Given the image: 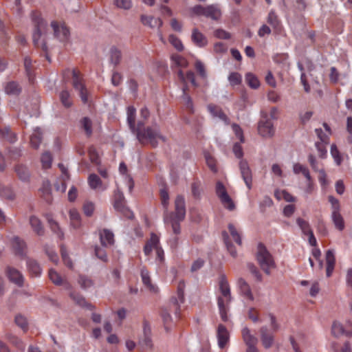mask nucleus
Wrapping results in <instances>:
<instances>
[{
	"label": "nucleus",
	"mask_w": 352,
	"mask_h": 352,
	"mask_svg": "<svg viewBox=\"0 0 352 352\" xmlns=\"http://www.w3.org/2000/svg\"><path fill=\"white\" fill-rule=\"evenodd\" d=\"M144 120L141 118L138 120L137 124H135V130L131 131L132 133L136 135V138L140 143L142 144L149 143L153 147H156L159 140L165 142V138L160 133L157 126L144 127Z\"/></svg>",
	"instance_id": "obj_1"
},
{
	"label": "nucleus",
	"mask_w": 352,
	"mask_h": 352,
	"mask_svg": "<svg viewBox=\"0 0 352 352\" xmlns=\"http://www.w3.org/2000/svg\"><path fill=\"white\" fill-rule=\"evenodd\" d=\"M186 216L185 200L182 195H178L175 201V212H166L163 214L164 224L170 227L174 232L178 233L179 223H181Z\"/></svg>",
	"instance_id": "obj_2"
},
{
	"label": "nucleus",
	"mask_w": 352,
	"mask_h": 352,
	"mask_svg": "<svg viewBox=\"0 0 352 352\" xmlns=\"http://www.w3.org/2000/svg\"><path fill=\"white\" fill-rule=\"evenodd\" d=\"M220 295L217 296V305L219 314L223 322L228 320V312L229 305L232 301L230 288L229 283L224 275H221L219 282Z\"/></svg>",
	"instance_id": "obj_3"
},
{
	"label": "nucleus",
	"mask_w": 352,
	"mask_h": 352,
	"mask_svg": "<svg viewBox=\"0 0 352 352\" xmlns=\"http://www.w3.org/2000/svg\"><path fill=\"white\" fill-rule=\"evenodd\" d=\"M270 319V327L263 326L259 330L261 343L265 349L271 348L274 343V333L278 331L280 324L275 316L271 313L268 314Z\"/></svg>",
	"instance_id": "obj_4"
},
{
	"label": "nucleus",
	"mask_w": 352,
	"mask_h": 352,
	"mask_svg": "<svg viewBox=\"0 0 352 352\" xmlns=\"http://www.w3.org/2000/svg\"><path fill=\"white\" fill-rule=\"evenodd\" d=\"M32 21L34 28L32 34L34 44H46L45 32L47 28V22L37 12L32 13Z\"/></svg>",
	"instance_id": "obj_5"
},
{
	"label": "nucleus",
	"mask_w": 352,
	"mask_h": 352,
	"mask_svg": "<svg viewBox=\"0 0 352 352\" xmlns=\"http://www.w3.org/2000/svg\"><path fill=\"white\" fill-rule=\"evenodd\" d=\"M256 260L261 268L267 274H270L271 269L275 267V262L272 254L261 243H258L257 247Z\"/></svg>",
	"instance_id": "obj_6"
},
{
	"label": "nucleus",
	"mask_w": 352,
	"mask_h": 352,
	"mask_svg": "<svg viewBox=\"0 0 352 352\" xmlns=\"http://www.w3.org/2000/svg\"><path fill=\"white\" fill-rule=\"evenodd\" d=\"M191 11L196 16H203L214 21H219L221 17V10L217 4L207 6L196 5L191 8Z\"/></svg>",
	"instance_id": "obj_7"
},
{
	"label": "nucleus",
	"mask_w": 352,
	"mask_h": 352,
	"mask_svg": "<svg viewBox=\"0 0 352 352\" xmlns=\"http://www.w3.org/2000/svg\"><path fill=\"white\" fill-rule=\"evenodd\" d=\"M126 201L123 193L118 189L114 193V208L124 214L126 218L131 219L133 217V213L126 206Z\"/></svg>",
	"instance_id": "obj_8"
},
{
	"label": "nucleus",
	"mask_w": 352,
	"mask_h": 352,
	"mask_svg": "<svg viewBox=\"0 0 352 352\" xmlns=\"http://www.w3.org/2000/svg\"><path fill=\"white\" fill-rule=\"evenodd\" d=\"M216 193L226 208L229 210H233L235 208L233 201L228 194L224 185L221 182H217L216 184Z\"/></svg>",
	"instance_id": "obj_9"
},
{
	"label": "nucleus",
	"mask_w": 352,
	"mask_h": 352,
	"mask_svg": "<svg viewBox=\"0 0 352 352\" xmlns=\"http://www.w3.org/2000/svg\"><path fill=\"white\" fill-rule=\"evenodd\" d=\"M258 133L264 138H272L274 135V128L272 120L265 113L262 116L258 125Z\"/></svg>",
	"instance_id": "obj_10"
},
{
	"label": "nucleus",
	"mask_w": 352,
	"mask_h": 352,
	"mask_svg": "<svg viewBox=\"0 0 352 352\" xmlns=\"http://www.w3.org/2000/svg\"><path fill=\"white\" fill-rule=\"evenodd\" d=\"M73 81L72 85L74 88L79 92V96L84 103L88 101V94L87 90L85 88L81 78L80 77V73L76 69H73L72 72Z\"/></svg>",
	"instance_id": "obj_11"
},
{
	"label": "nucleus",
	"mask_w": 352,
	"mask_h": 352,
	"mask_svg": "<svg viewBox=\"0 0 352 352\" xmlns=\"http://www.w3.org/2000/svg\"><path fill=\"white\" fill-rule=\"evenodd\" d=\"M241 176L246 186L250 190L252 188V173L247 160L241 159L239 163Z\"/></svg>",
	"instance_id": "obj_12"
},
{
	"label": "nucleus",
	"mask_w": 352,
	"mask_h": 352,
	"mask_svg": "<svg viewBox=\"0 0 352 352\" xmlns=\"http://www.w3.org/2000/svg\"><path fill=\"white\" fill-rule=\"evenodd\" d=\"M51 26L53 28L55 37L58 38L60 42L67 41L69 31L65 25H58L57 22L52 21Z\"/></svg>",
	"instance_id": "obj_13"
},
{
	"label": "nucleus",
	"mask_w": 352,
	"mask_h": 352,
	"mask_svg": "<svg viewBox=\"0 0 352 352\" xmlns=\"http://www.w3.org/2000/svg\"><path fill=\"white\" fill-rule=\"evenodd\" d=\"M139 344L144 349H151L153 346L151 340V330L148 322L143 324V336L139 341Z\"/></svg>",
	"instance_id": "obj_14"
},
{
	"label": "nucleus",
	"mask_w": 352,
	"mask_h": 352,
	"mask_svg": "<svg viewBox=\"0 0 352 352\" xmlns=\"http://www.w3.org/2000/svg\"><path fill=\"white\" fill-rule=\"evenodd\" d=\"M6 274L10 282L14 283L19 287H22L24 283V277L21 272L18 270L8 267L6 270Z\"/></svg>",
	"instance_id": "obj_15"
},
{
	"label": "nucleus",
	"mask_w": 352,
	"mask_h": 352,
	"mask_svg": "<svg viewBox=\"0 0 352 352\" xmlns=\"http://www.w3.org/2000/svg\"><path fill=\"white\" fill-rule=\"evenodd\" d=\"M48 276L50 280L54 285L58 286L63 285L67 289H69L71 288V285L66 280V279L63 278L56 270L50 269L49 270Z\"/></svg>",
	"instance_id": "obj_16"
},
{
	"label": "nucleus",
	"mask_w": 352,
	"mask_h": 352,
	"mask_svg": "<svg viewBox=\"0 0 352 352\" xmlns=\"http://www.w3.org/2000/svg\"><path fill=\"white\" fill-rule=\"evenodd\" d=\"M217 336L218 339V344L221 349H223L229 341V333L223 324H219Z\"/></svg>",
	"instance_id": "obj_17"
},
{
	"label": "nucleus",
	"mask_w": 352,
	"mask_h": 352,
	"mask_svg": "<svg viewBox=\"0 0 352 352\" xmlns=\"http://www.w3.org/2000/svg\"><path fill=\"white\" fill-rule=\"evenodd\" d=\"M12 246L15 254L19 256H24L26 254V244L23 240L18 236L12 239Z\"/></svg>",
	"instance_id": "obj_18"
},
{
	"label": "nucleus",
	"mask_w": 352,
	"mask_h": 352,
	"mask_svg": "<svg viewBox=\"0 0 352 352\" xmlns=\"http://www.w3.org/2000/svg\"><path fill=\"white\" fill-rule=\"evenodd\" d=\"M14 171L18 178L23 182H29L30 181V172L28 168L22 164H18L14 166Z\"/></svg>",
	"instance_id": "obj_19"
},
{
	"label": "nucleus",
	"mask_w": 352,
	"mask_h": 352,
	"mask_svg": "<svg viewBox=\"0 0 352 352\" xmlns=\"http://www.w3.org/2000/svg\"><path fill=\"white\" fill-rule=\"evenodd\" d=\"M237 285L241 294L247 300L252 301L254 296L248 283L242 278L238 279Z\"/></svg>",
	"instance_id": "obj_20"
},
{
	"label": "nucleus",
	"mask_w": 352,
	"mask_h": 352,
	"mask_svg": "<svg viewBox=\"0 0 352 352\" xmlns=\"http://www.w3.org/2000/svg\"><path fill=\"white\" fill-rule=\"evenodd\" d=\"M27 269L31 277L41 276L42 269L38 262L32 258H28L26 261Z\"/></svg>",
	"instance_id": "obj_21"
},
{
	"label": "nucleus",
	"mask_w": 352,
	"mask_h": 352,
	"mask_svg": "<svg viewBox=\"0 0 352 352\" xmlns=\"http://www.w3.org/2000/svg\"><path fill=\"white\" fill-rule=\"evenodd\" d=\"M140 21L144 25L151 28H160L162 25V21L160 18H155L152 16L142 14L140 16Z\"/></svg>",
	"instance_id": "obj_22"
},
{
	"label": "nucleus",
	"mask_w": 352,
	"mask_h": 352,
	"mask_svg": "<svg viewBox=\"0 0 352 352\" xmlns=\"http://www.w3.org/2000/svg\"><path fill=\"white\" fill-rule=\"evenodd\" d=\"M30 224L32 230L38 236H43L45 233V229L41 221L36 216L30 217Z\"/></svg>",
	"instance_id": "obj_23"
},
{
	"label": "nucleus",
	"mask_w": 352,
	"mask_h": 352,
	"mask_svg": "<svg viewBox=\"0 0 352 352\" xmlns=\"http://www.w3.org/2000/svg\"><path fill=\"white\" fill-rule=\"evenodd\" d=\"M100 239L103 247H108L113 244L114 235L108 229H104L100 232Z\"/></svg>",
	"instance_id": "obj_24"
},
{
	"label": "nucleus",
	"mask_w": 352,
	"mask_h": 352,
	"mask_svg": "<svg viewBox=\"0 0 352 352\" xmlns=\"http://www.w3.org/2000/svg\"><path fill=\"white\" fill-rule=\"evenodd\" d=\"M208 109L214 118H218L223 121L226 124H229V119L227 116L223 112L222 109L216 105L209 104Z\"/></svg>",
	"instance_id": "obj_25"
},
{
	"label": "nucleus",
	"mask_w": 352,
	"mask_h": 352,
	"mask_svg": "<svg viewBox=\"0 0 352 352\" xmlns=\"http://www.w3.org/2000/svg\"><path fill=\"white\" fill-rule=\"evenodd\" d=\"M160 239L159 237L154 233H152L151 235L150 239L146 242L144 248V254L148 256L151 254L153 249H156L159 248Z\"/></svg>",
	"instance_id": "obj_26"
},
{
	"label": "nucleus",
	"mask_w": 352,
	"mask_h": 352,
	"mask_svg": "<svg viewBox=\"0 0 352 352\" xmlns=\"http://www.w3.org/2000/svg\"><path fill=\"white\" fill-rule=\"evenodd\" d=\"M242 336L248 348L256 346L258 340L254 336L250 333V329L248 327L243 329Z\"/></svg>",
	"instance_id": "obj_27"
},
{
	"label": "nucleus",
	"mask_w": 352,
	"mask_h": 352,
	"mask_svg": "<svg viewBox=\"0 0 352 352\" xmlns=\"http://www.w3.org/2000/svg\"><path fill=\"white\" fill-rule=\"evenodd\" d=\"M184 288H185V283L183 280L179 281L178 285H177V296L178 300L176 298L172 299V302L175 308V311L177 313V310L179 309L178 306V300L180 303H183L184 301Z\"/></svg>",
	"instance_id": "obj_28"
},
{
	"label": "nucleus",
	"mask_w": 352,
	"mask_h": 352,
	"mask_svg": "<svg viewBox=\"0 0 352 352\" xmlns=\"http://www.w3.org/2000/svg\"><path fill=\"white\" fill-rule=\"evenodd\" d=\"M70 298L75 302L76 305L82 307H86L89 309H92L93 306L88 303L85 298L80 294L75 292H71L69 293Z\"/></svg>",
	"instance_id": "obj_29"
},
{
	"label": "nucleus",
	"mask_w": 352,
	"mask_h": 352,
	"mask_svg": "<svg viewBox=\"0 0 352 352\" xmlns=\"http://www.w3.org/2000/svg\"><path fill=\"white\" fill-rule=\"evenodd\" d=\"M171 230H172V235L170 236L169 239L168 240V244L169 245V246L172 250L176 251L179 248V239H180L179 234L182 232L180 223H179V231L178 233L175 232L172 228H171Z\"/></svg>",
	"instance_id": "obj_30"
},
{
	"label": "nucleus",
	"mask_w": 352,
	"mask_h": 352,
	"mask_svg": "<svg viewBox=\"0 0 352 352\" xmlns=\"http://www.w3.org/2000/svg\"><path fill=\"white\" fill-rule=\"evenodd\" d=\"M46 219H47V222L49 223V226H50V228L51 230L54 233L57 234V236L60 239H63L64 234L62 232V230H61V229H60L58 222L53 219V218H52L51 214H47L46 215Z\"/></svg>",
	"instance_id": "obj_31"
},
{
	"label": "nucleus",
	"mask_w": 352,
	"mask_h": 352,
	"mask_svg": "<svg viewBox=\"0 0 352 352\" xmlns=\"http://www.w3.org/2000/svg\"><path fill=\"white\" fill-rule=\"evenodd\" d=\"M141 277L144 285L152 292H157V287L151 283V278L147 270L142 268L141 270Z\"/></svg>",
	"instance_id": "obj_32"
},
{
	"label": "nucleus",
	"mask_w": 352,
	"mask_h": 352,
	"mask_svg": "<svg viewBox=\"0 0 352 352\" xmlns=\"http://www.w3.org/2000/svg\"><path fill=\"white\" fill-rule=\"evenodd\" d=\"M171 62H172V64H171L172 67H175L182 68V67H186L188 65L187 60L184 57H182L181 55L177 54H173L171 56Z\"/></svg>",
	"instance_id": "obj_33"
},
{
	"label": "nucleus",
	"mask_w": 352,
	"mask_h": 352,
	"mask_svg": "<svg viewBox=\"0 0 352 352\" xmlns=\"http://www.w3.org/2000/svg\"><path fill=\"white\" fill-rule=\"evenodd\" d=\"M69 219L71 226L75 228L78 229L81 226V219L79 212L76 209H71L69 210Z\"/></svg>",
	"instance_id": "obj_34"
},
{
	"label": "nucleus",
	"mask_w": 352,
	"mask_h": 352,
	"mask_svg": "<svg viewBox=\"0 0 352 352\" xmlns=\"http://www.w3.org/2000/svg\"><path fill=\"white\" fill-rule=\"evenodd\" d=\"M135 109L132 106L129 107L127 108V123L131 131L135 130Z\"/></svg>",
	"instance_id": "obj_35"
},
{
	"label": "nucleus",
	"mask_w": 352,
	"mask_h": 352,
	"mask_svg": "<svg viewBox=\"0 0 352 352\" xmlns=\"http://www.w3.org/2000/svg\"><path fill=\"white\" fill-rule=\"evenodd\" d=\"M42 140V132L39 128H36L30 136L31 146L37 149Z\"/></svg>",
	"instance_id": "obj_36"
},
{
	"label": "nucleus",
	"mask_w": 352,
	"mask_h": 352,
	"mask_svg": "<svg viewBox=\"0 0 352 352\" xmlns=\"http://www.w3.org/2000/svg\"><path fill=\"white\" fill-rule=\"evenodd\" d=\"M6 338L8 340V341L18 350L21 351H24L25 349V344L20 338L12 334H8L6 336Z\"/></svg>",
	"instance_id": "obj_37"
},
{
	"label": "nucleus",
	"mask_w": 352,
	"mask_h": 352,
	"mask_svg": "<svg viewBox=\"0 0 352 352\" xmlns=\"http://www.w3.org/2000/svg\"><path fill=\"white\" fill-rule=\"evenodd\" d=\"M0 138L10 142H14L16 140V135L14 133L12 132L8 127L0 129Z\"/></svg>",
	"instance_id": "obj_38"
},
{
	"label": "nucleus",
	"mask_w": 352,
	"mask_h": 352,
	"mask_svg": "<svg viewBox=\"0 0 352 352\" xmlns=\"http://www.w3.org/2000/svg\"><path fill=\"white\" fill-rule=\"evenodd\" d=\"M331 220L337 230L339 231H342L344 229V220L340 213L331 214Z\"/></svg>",
	"instance_id": "obj_39"
},
{
	"label": "nucleus",
	"mask_w": 352,
	"mask_h": 352,
	"mask_svg": "<svg viewBox=\"0 0 352 352\" xmlns=\"http://www.w3.org/2000/svg\"><path fill=\"white\" fill-rule=\"evenodd\" d=\"M331 333L335 337L339 338L344 334L346 335V329L340 322L334 321L331 327Z\"/></svg>",
	"instance_id": "obj_40"
},
{
	"label": "nucleus",
	"mask_w": 352,
	"mask_h": 352,
	"mask_svg": "<svg viewBox=\"0 0 352 352\" xmlns=\"http://www.w3.org/2000/svg\"><path fill=\"white\" fill-rule=\"evenodd\" d=\"M80 126L85 131L87 137H90L92 134V122L91 120L85 117L80 120Z\"/></svg>",
	"instance_id": "obj_41"
},
{
	"label": "nucleus",
	"mask_w": 352,
	"mask_h": 352,
	"mask_svg": "<svg viewBox=\"0 0 352 352\" xmlns=\"http://www.w3.org/2000/svg\"><path fill=\"white\" fill-rule=\"evenodd\" d=\"M21 91V88L19 85L16 82H10L6 87V92L8 94L19 95Z\"/></svg>",
	"instance_id": "obj_42"
},
{
	"label": "nucleus",
	"mask_w": 352,
	"mask_h": 352,
	"mask_svg": "<svg viewBox=\"0 0 352 352\" xmlns=\"http://www.w3.org/2000/svg\"><path fill=\"white\" fill-rule=\"evenodd\" d=\"M245 82L252 89H257L260 86V82L257 77L250 72L246 74Z\"/></svg>",
	"instance_id": "obj_43"
},
{
	"label": "nucleus",
	"mask_w": 352,
	"mask_h": 352,
	"mask_svg": "<svg viewBox=\"0 0 352 352\" xmlns=\"http://www.w3.org/2000/svg\"><path fill=\"white\" fill-rule=\"evenodd\" d=\"M0 197L13 200L15 197V194L10 187H6L0 183Z\"/></svg>",
	"instance_id": "obj_44"
},
{
	"label": "nucleus",
	"mask_w": 352,
	"mask_h": 352,
	"mask_svg": "<svg viewBox=\"0 0 352 352\" xmlns=\"http://www.w3.org/2000/svg\"><path fill=\"white\" fill-rule=\"evenodd\" d=\"M222 235L228 251L232 256L236 257L237 256L236 249L234 245L230 242L228 233L226 232H223Z\"/></svg>",
	"instance_id": "obj_45"
},
{
	"label": "nucleus",
	"mask_w": 352,
	"mask_h": 352,
	"mask_svg": "<svg viewBox=\"0 0 352 352\" xmlns=\"http://www.w3.org/2000/svg\"><path fill=\"white\" fill-rule=\"evenodd\" d=\"M88 183L92 189H98L102 186V181L96 174H91L88 178Z\"/></svg>",
	"instance_id": "obj_46"
},
{
	"label": "nucleus",
	"mask_w": 352,
	"mask_h": 352,
	"mask_svg": "<svg viewBox=\"0 0 352 352\" xmlns=\"http://www.w3.org/2000/svg\"><path fill=\"white\" fill-rule=\"evenodd\" d=\"M160 200L161 204L164 208V212H168V207L169 205V195L167 190L165 188L160 190Z\"/></svg>",
	"instance_id": "obj_47"
},
{
	"label": "nucleus",
	"mask_w": 352,
	"mask_h": 352,
	"mask_svg": "<svg viewBox=\"0 0 352 352\" xmlns=\"http://www.w3.org/2000/svg\"><path fill=\"white\" fill-rule=\"evenodd\" d=\"M121 58V52L116 47H113L110 51V60L115 66L120 63Z\"/></svg>",
	"instance_id": "obj_48"
},
{
	"label": "nucleus",
	"mask_w": 352,
	"mask_h": 352,
	"mask_svg": "<svg viewBox=\"0 0 352 352\" xmlns=\"http://www.w3.org/2000/svg\"><path fill=\"white\" fill-rule=\"evenodd\" d=\"M78 283L83 289H87L93 285L92 280L85 275H79Z\"/></svg>",
	"instance_id": "obj_49"
},
{
	"label": "nucleus",
	"mask_w": 352,
	"mask_h": 352,
	"mask_svg": "<svg viewBox=\"0 0 352 352\" xmlns=\"http://www.w3.org/2000/svg\"><path fill=\"white\" fill-rule=\"evenodd\" d=\"M24 67L29 80L32 81L34 78L33 67L32 65V60L30 57L27 56L24 58Z\"/></svg>",
	"instance_id": "obj_50"
},
{
	"label": "nucleus",
	"mask_w": 352,
	"mask_h": 352,
	"mask_svg": "<svg viewBox=\"0 0 352 352\" xmlns=\"http://www.w3.org/2000/svg\"><path fill=\"white\" fill-rule=\"evenodd\" d=\"M267 22L270 24L275 30H280V21L278 19L277 15L274 12L272 11L269 13L267 17Z\"/></svg>",
	"instance_id": "obj_51"
},
{
	"label": "nucleus",
	"mask_w": 352,
	"mask_h": 352,
	"mask_svg": "<svg viewBox=\"0 0 352 352\" xmlns=\"http://www.w3.org/2000/svg\"><path fill=\"white\" fill-rule=\"evenodd\" d=\"M296 223L304 234L307 235L311 232H313L310 228L309 223L307 221H305L304 219L301 218H298L296 219Z\"/></svg>",
	"instance_id": "obj_52"
},
{
	"label": "nucleus",
	"mask_w": 352,
	"mask_h": 352,
	"mask_svg": "<svg viewBox=\"0 0 352 352\" xmlns=\"http://www.w3.org/2000/svg\"><path fill=\"white\" fill-rule=\"evenodd\" d=\"M328 200L331 205V214L340 213L341 207L338 199L333 196H329Z\"/></svg>",
	"instance_id": "obj_53"
},
{
	"label": "nucleus",
	"mask_w": 352,
	"mask_h": 352,
	"mask_svg": "<svg viewBox=\"0 0 352 352\" xmlns=\"http://www.w3.org/2000/svg\"><path fill=\"white\" fill-rule=\"evenodd\" d=\"M192 41L197 43H204L207 42L204 34L196 28L192 30Z\"/></svg>",
	"instance_id": "obj_54"
},
{
	"label": "nucleus",
	"mask_w": 352,
	"mask_h": 352,
	"mask_svg": "<svg viewBox=\"0 0 352 352\" xmlns=\"http://www.w3.org/2000/svg\"><path fill=\"white\" fill-rule=\"evenodd\" d=\"M177 76L181 80L184 81L186 79L188 81L190 82L193 85H196L195 74L192 72H188L185 77L181 69H179L177 72Z\"/></svg>",
	"instance_id": "obj_55"
},
{
	"label": "nucleus",
	"mask_w": 352,
	"mask_h": 352,
	"mask_svg": "<svg viewBox=\"0 0 352 352\" xmlns=\"http://www.w3.org/2000/svg\"><path fill=\"white\" fill-rule=\"evenodd\" d=\"M331 155L334 159L337 165L340 166L342 162V157L336 144H333L331 146Z\"/></svg>",
	"instance_id": "obj_56"
},
{
	"label": "nucleus",
	"mask_w": 352,
	"mask_h": 352,
	"mask_svg": "<svg viewBox=\"0 0 352 352\" xmlns=\"http://www.w3.org/2000/svg\"><path fill=\"white\" fill-rule=\"evenodd\" d=\"M60 99L62 104L65 107H70L72 106V100L70 99V94L68 91L63 90L60 94Z\"/></svg>",
	"instance_id": "obj_57"
},
{
	"label": "nucleus",
	"mask_w": 352,
	"mask_h": 352,
	"mask_svg": "<svg viewBox=\"0 0 352 352\" xmlns=\"http://www.w3.org/2000/svg\"><path fill=\"white\" fill-rule=\"evenodd\" d=\"M228 230L230 232V234L232 236V237L233 238V239L235 241V242L241 245L242 242H241V235L238 232L237 230L236 229V228L234 226V225H232V223H230L228 225Z\"/></svg>",
	"instance_id": "obj_58"
},
{
	"label": "nucleus",
	"mask_w": 352,
	"mask_h": 352,
	"mask_svg": "<svg viewBox=\"0 0 352 352\" xmlns=\"http://www.w3.org/2000/svg\"><path fill=\"white\" fill-rule=\"evenodd\" d=\"M41 161L44 168H49L51 166L52 157L49 152H45L41 155Z\"/></svg>",
	"instance_id": "obj_59"
},
{
	"label": "nucleus",
	"mask_w": 352,
	"mask_h": 352,
	"mask_svg": "<svg viewBox=\"0 0 352 352\" xmlns=\"http://www.w3.org/2000/svg\"><path fill=\"white\" fill-rule=\"evenodd\" d=\"M327 144L322 142H316L315 146L318 152V155L321 159H325L327 155V151L326 148V145Z\"/></svg>",
	"instance_id": "obj_60"
},
{
	"label": "nucleus",
	"mask_w": 352,
	"mask_h": 352,
	"mask_svg": "<svg viewBox=\"0 0 352 352\" xmlns=\"http://www.w3.org/2000/svg\"><path fill=\"white\" fill-rule=\"evenodd\" d=\"M205 158L206 161V164L209 168L214 173L217 172V168L216 166V160L212 157L209 153L205 154Z\"/></svg>",
	"instance_id": "obj_61"
},
{
	"label": "nucleus",
	"mask_w": 352,
	"mask_h": 352,
	"mask_svg": "<svg viewBox=\"0 0 352 352\" xmlns=\"http://www.w3.org/2000/svg\"><path fill=\"white\" fill-rule=\"evenodd\" d=\"M308 162L310 164V166L314 171L318 172L321 169L320 168V164L313 154H309L308 155Z\"/></svg>",
	"instance_id": "obj_62"
},
{
	"label": "nucleus",
	"mask_w": 352,
	"mask_h": 352,
	"mask_svg": "<svg viewBox=\"0 0 352 352\" xmlns=\"http://www.w3.org/2000/svg\"><path fill=\"white\" fill-rule=\"evenodd\" d=\"M95 254L97 256V258H98L103 262H107L108 258H107V255L106 251L104 249V248L96 246L95 247Z\"/></svg>",
	"instance_id": "obj_63"
},
{
	"label": "nucleus",
	"mask_w": 352,
	"mask_h": 352,
	"mask_svg": "<svg viewBox=\"0 0 352 352\" xmlns=\"http://www.w3.org/2000/svg\"><path fill=\"white\" fill-rule=\"evenodd\" d=\"M15 323L17 326L20 327L23 331L28 328V323L26 318L21 314L16 316Z\"/></svg>",
	"instance_id": "obj_64"
}]
</instances>
